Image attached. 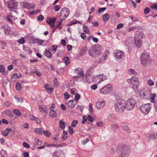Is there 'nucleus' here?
<instances>
[{
	"label": "nucleus",
	"instance_id": "1",
	"mask_svg": "<svg viewBox=\"0 0 157 157\" xmlns=\"http://www.w3.org/2000/svg\"><path fill=\"white\" fill-rule=\"evenodd\" d=\"M101 49L102 48L100 45L93 46L89 49L88 50L89 55L93 58L97 57L101 54Z\"/></svg>",
	"mask_w": 157,
	"mask_h": 157
},
{
	"label": "nucleus",
	"instance_id": "2",
	"mask_svg": "<svg viewBox=\"0 0 157 157\" xmlns=\"http://www.w3.org/2000/svg\"><path fill=\"white\" fill-rule=\"evenodd\" d=\"M115 108L116 112L122 113L125 109V101L121 100L118 101L115 104Z\"/></svg>",
	"mask_w": 157,
	"mask_h": 157
},
{
	"label": "nucleus",
	"instance_id": "3",
	"mask_svg": "<svg viewBox=\"0 0 157 157\" xmlns=\"http://www.w3.org/2000/svg\"><path fill=\"white\" fill-rule=\"evenodd\" d=\"M127 82L130 86H132V88L134 90L137 89L139 84L138 78L134 76H132L130 79H128Z\"/></svg>",
	"mask_w": 157,
	"mask_h": 157
},
{
	"label": "nucleus",
	"instance_id": "4",
	"mask_svg": "<svg viewBox=\"0 0 157 157\" xmlns=\"http://www.w3.org/2000/svg\"><path fill=\"white\" fill-rule=\"evenodd\" d=\"M70 13V11L69 9L66 8H63L61 11L59 17L63 20H64L68 17Z\"/></svg>",
	"mask_w": 157,
	"mask_h": 157
},
{
	"label": "nucleus",
	"instance_id": "5",
	"mask_svg": "<svg viewBox=\"0 0 157 157\" xmlns=\"http://www.w3.org/2000/svg\"><path fill=\"white\" fill-rule=\"evenodd\" d=\"M151 106L150 104H145L141 106L140 110L144 114L147 115L149 113L151 110Z\"/></svg>",
	"mask_w": 157,
	"mask_h": 157
},
{
	"label": "nucleus",
	"instance_id": "6",
	"mask_svg": "<svg viewBox=\"0 0 157 157\" xmlns=\"http://www.w3.org/2000/svg\"><path fill=\"white\" fill-rule=\"evenodd\" d=\"M141 61L143 66H147L149 62V56L148 53L143 54L141 57Z\"/></svg>",
	"mask_w": 157,
	"mask_h": 157
},
{
	"label": "nucleus",
	"instance_id": "7",
	"mask_svg": "<svg viewBox=\"0 0 157 157\" xmlns=\"http://www.w3.org/2000/svg\"><path fill=\"white\" fill-rule=\"evenodd\" d=\"M135 102L134 99L130 98L125 101V108L128 110L132 109L134 107Z\"/></svg>",
	"mask_w": 157,
	"mask_h": 157
},
{
	"label": "nucleus",
	"instance_id": "8",
	"mask_svg": "<svg viewBox=\"0 0 157 157\" xmlns=\"http://www.w3.org/2000/svg\"><path fill=\"white\" fill-rule=\"evenodd\" d=\"M121 154L118 157H129V149L128 147L125 146H123L121 148Z\"/></svg>",
	"mask_w": 157,
	"mask_h": 157
},
{
	"label": "nucleus",
	"instance_id": "9",
	"mask_svg": "<svg viewBox=\"0 0 157 157\" xmlns=\"http://www.w3.org/2000/svg\"><path fill=\"white\" fill-rule=\"evenodd\" d=\"M124 56V53L121 51L115 50L113 52V56L118 60H120L121 59L123 58Z\"/></svg>",
	"mask_w": 157,
	"mask_h": 157
},
{
	"label": "nucleus",
	"instance_id": "10",
	"mask_svg": "<svg viewBox=\"0 0 157 157\" xmlns=\"http://www.w3.org/2000/svg\"><path fill=\"white\" fill-rule=\"evenodd\" d=\"M112 90L110 85H107L101 88L100 92L101 94H106L111 92Z\"/></svg>",
	"mask_w": 157,
	"mask_h": 157
},
{
	"label": "nucleus",
	"instance_id": "11",
	"mask_svg": "<svg viewBox=\"0 0 157 157\" xmlns=\"http://www.w3.org/2000/svg\"><path fill=\"white\" fill-rule=\"evenodd\" d=\"M18 3L15 0L10 1L8 3V7L10 9H16Z\"/></svg>",
	"mask_w": 157,
	"mask_h": 157
},
{
	"label": "nucleus",
	"instance_id": "12",
	"mask_svg": "<svg viewBox=\"0 0 157 157\" xmlns=\"http://www.w3.org/2000/svg\"><path fill=\"white\" fill-rule=\"evenodd\" d=\"M105 105V102L103 99H101L98 100L96 105L97 108L100 109L103 108Z\"/></svg>",
	"mask_w": 157,
	"mask_h": 157
},
{
	"label": "nucleus",
	"instance_id": "13",
	"mask_svg": "<svg viewBox=\"0 0 157 157\" xmlns=\"http://www.w3.org/2000/svg\"><path fill=\"white\" fill-rule=\"evenodd\" d=\"M143 33L139 31L136 32L134 40H142Z\"/></svg>",
	"mask_w": 157,
	"mask_h": 157
},
{
	"label": "nucleus",
	"instance_id": "14",
	"mask_svg": "<svg viewBox=\"0 0 157 157\" xmlns=\"http://www.w3.org/2000/svg\"><path fill=\"white\" fill-rule=\"evenodd\" d=\"M75 72L78 74L80 75L82 77H84V75L83 74V70L80 68H78L75 70Z\"/></svg>",
	"mask_w": 157,
	"mask_h": 157
},
{
	"label": "nucleus",
	"instance_id": "15",
	"mask_svg": "<svg viewBox=\"0 0 157 157\" xmlns=\"http://www.w3.org/2000/svg\"><path fill=\"white\" fill-rule=\"evenodd\" d=\"M3 85L5 89H7V88H9L10 87V84L9 82V81L8 79L6 80H3Z\"/></svg>",
	"mask_w": 157,
	"mask_h": 157
},
{
	"label": "nucleus",
	"instance_id": "16",
	"mask_svg": "<svg viewBox=\"0 0 157 157\" xmlns=\"http://www.w3.org/2000/svg\"><path fill=\"white\" fill-rule=\"evenodd\" d=\"M34 142L33 143V146L34 147H36L37 146L40 145L41 144V142L37 139H34Z\"/></svg>",
	"mask_w": 157,
	"mask_h": 157
},
{
	"label": "nucleus",
	"instance_id": "17",
	"mask_svg": "<svg viewBox=\"0 0 157 157\" xmlns=\"http://www.w3.org/2000/svg\"><path fill=\"white\" fill-rule=\"evenodd\" d=\"M33 40L34 43H37L40 45L42 44L44 42L43 40L37 38L33 39Z\"/></svg>",
	"mask_w": 157,
	"mask_h": 157
},
{
	"label": "nucleus",
	"instance_id": "18",
	"mask_svg": "<svg viewBox=\"0 0 157 157\" xmlns=\"http://www.w3.org/2000/svg\"><path fill=\"white\" fill-rule=\"evenodd\" d=\"M4 31L6 34H10L11 31V28L8 26H6L4 27Z\"/></svg>",
	"mask_w": 157,
	"mask_h": 157
},
{
	"label": "nucleus",
	"instance_id": "19",
	"mask_svg": "<svg viewBox=\"0 0 157 157\" xmlns=\"http://www.w3.org/2000/svg\"><path fill=\"white\" fill-rule=\"evenodd\" d=\"M5 70V68L4 65H0V72H2L3 75H5L7 71H6Z\"/></svg>",
	"mask_w": 157,
	"mask_h": 157
},
{
	"label": "nucleus",
	"instance_id": "20",
	"mask_svg": "<svg viewBox=\"0 0 157 157\" xmlns=\"http://www.w3.org/2000/svg\"><path fill=\"white\" fill-rule=\"evenodd\" d=\"M109 54V52L108 51H106L103 54L102 57H103V60H106L108 58V55Z\"/></svg>",
	"mask_w": 157,
	"mask_h": 157
},
{
	"label": "nucleus",
	"instance_id": "21",
	"mask_svg": "<svg viewBox=\"0 0 157 157\" xmlns=\"http://www.w3.org/2000/svg\"><path fill=\"white\" fill-rule=\"evenodd\" d=\"M20 76L21 75L18 76L17 73H14L12 75L11 80L13 81H15L17 78H19Z\"/></svg>",
	"mask_w": 157,
	"mask_h": 157
},
{
	"label": "nucleus",
	"instance_id": "22",
	"mask_svg": "<svg viewBox=\"0 0 157 157\" xmlns=\"http://www.w3.org/2000/svg\"><path fill=\"white\" fill-rule=\"evenodd\" d=\"M135 43L137 47L139 48L141 46L142 44V40H134Z\"/></svg>",
	"mask_w": 157,
	"mask_h": 157
},
{
	"label": "nucleus",
	"instance_id": "23",
	"mask_svg": "<svg viewBox=\"0 0 157 157\" xmlns=\"http://www.w3.org/2000/svg\"><path fill=\"white\" fill-rule=\"evenodd\" d=\"M56 112L55 110H51L49 114V116L52 117H55L56 116Z\"/></svg>",
	"mask_w": 157,
	"mask_h": 157
},
{
	"label": "nucleus",
	"instance_id": "24",
	"mask_svg": "<svg viewBox=\"0 0 157 157\" xmlns=\"http://www.w3.org/2000/svg\"><path fill=\"white\" fill-rule=\"evenodd\" d=\"M74 101V100H71L68 103V105L69 107H71V108H74L75 106V104H73V102Z\"/></svg>",
	"mask_w": 157,
	"mask_h": 157
},
{
	"label": "nucleus",
	"instance_id": "25",
	"mask_svg": "<svg viewBox=\"0 0 157 157\" xmlns=\"http://www.w3.org/2000/svg\"><path fill=\"white\" fill-rule=\"evenodd\" d=\"M99 80L100 82H102L105 80L106 79V78L104 75H98Z\"/></svg>",
	"mask_w": 157,
	"mask_h": 157
},
{
	"label": "nucleus",
	"instance_id": "26",
	"mask_svg": "<svg viewBox=\"0 0 157 157\" xmlns=\"http://www.w3.org/2000/svg\"><path fill=\"white\" fill-rule=\"evenodd\" d=\"M93 70V67H90L88 70H87L86 71V75L90 76L92 73Z\"/></svg>",
	"mask_w": 157,
	"mask_h": 157
},
{
	"label": "nucleus",
	"instance_id": "27",
	"mask_svg": "<svg viewBox=\"0 0 157 157\" xmlns=\"http://www.w3.org/2000/svg\"><path fill=\"white\" fill-rule=\"evenodd\" d=\"M128 73L130 75H137V73L136 72V71L133 69H130L128 70Z\"/></svg>",
	"mask_w": 157,
	"mask_h": 157
},
{
	"label": "nucleus",
	"instance_id": "28",
	"mask_svg": "<svg viewBox=\"0 0 157 157\" xmlns=\"http://www.w3.org/2000/svg\"><path fill=\"white\" fill-rule=\"evenodd\" d=\"M11 131V129L10 128H7L3 132V135L4 136H7L8 133L10 132Z\"/></svg>",
	"mask_w": 157,
	"mask_h": 157
},
{
	"label": "nucleus",
	"instance_id": "29",
	"mask_svg": "<svg viewBox=\"0 0 157 157\" xmlns=\"http://www.w3.org/2000/svg\"><path fill=\"white\" fill-rule=\"evenodd\" d=\"M44 54L46 56L49 58H50L52 57V54L51 52L48 50H46Z\"/></svg>",
	"mask_w": 157,
	"mask_h": 157
},
{
	"label": "nucleus",
	"instance_id": "30",
	"mask_svg": "<svg viewBox=\"0 0 157 157\" xmlns=\"http://www.w3.org/2000/svg\"><path fill=\"white\" fill-rule=\"evenodd\" d=\"M92 79L93 81L94 82H97L98 83L100 82V80L99 79L98 75L93 77Z\"/></svg>",
	"mask_w": 157,
	"mask_h": 157
},
{
	"label": "nucleus",
	"instance_id": "31",
	"mask_svg": "<svg viewBox=\"0 0 157 157\" xmlns=\"http://www.w3.org/2000/svg\"><path fill=\"white\" fill-rule=\"evenodd\" d=\"M0 44H1V46H2L1 48L2 49H4L6 47V43L4 41H0Z\"/></svg>",
	"mask_w": 157,
	"mask_h": 157
},
{
	"label": "nucleus",
	"instance_id": "32",
	"mask_svg": "<svg viewBox=\"0 0 157 157\" xmlns=\"http://www.w3.org/2000/svg\"><path fill=\"white\" fill-rule=\"evenodd\" d=\"M13 111L14 113L16 115L20 116L21 115V112L18 109H14L13 110Z\"/></svg>",
	"mask_w": 157,
	"mask_h": 157
},
{
	"label": "nucleus",
	"instance_id": "33",
	"mask_svg": "<svg viewBox=\"0 0 157 157\" xmlns=\"http://www.w3.org/2000/svg\"><path fill=\"white\" fill-rule=\"evenodd\" d=\"M56 20V19L55 18H53L50 19L49 20L47 21V23L48 24H54Z\"/></svg>",
	"mask_w": 157,
	"mask_h": 157
},
{
	"label": "nucleus",
	"instance_id": "34",
	"mask_svg": "<svg viewBox=\"0 0 157 157\" xmlns=\"http://www.w3.org/2000/svg\"><path fill=\"white\" fill-rule=\"evenodd\" d=\"M87 51V47L86 46H83L81 49V53L82 54H84Z\"/></svg>",
	"mask_w": 157,
	"mask_h": 157
},
{
	"label": "nucleus",
	"instance_id": "35",
	"mask_svg": "<svg viewBox=\"0 0 157 157\" xmlns=\"http://www.w3.org/2000/svg\"><path fill=\"white\" fill-rule=\"evenodd\" d=\"M44 134L47 137H49L51 136V133L47 130L43 131Z\"/></svg>",
	"mask_w": 157,
	"mask_h": 157
},
{
	"label": "nucleus",
	"instance_id": "36",
	"mask_svg": "<svg viewBox=\"0 0 157 157\" xmlns=\"http://www.w3.org/2000/svg\"><path fill=\"white\" fill-rule=\"evenodd\" d=\"M0 154L2 157H7V155L6 151L2 150L1 151Z\"/></svg>",
	"mask_w": 157,
	"mask_h": 157
},
{
	"label": "nucleus",
	"instance_id": "37",
	"mask_svg": "<svg viewBox=\"0 0 157 157\" xmlns=\"http://www.w3.org/2000/svg\"><path fill=\"white\" fill-rule=\"evenodd\" d=\"M109 19V16L108 14L106 13L103 16V19L105 21H108Z\"/></svg>",
	"mask_w": 157,
	"mask_h": 157
},
{
	"label": "nucleus",
	"instance_id": "38",
	"mask_svg": "<svg viewBox=\"0 0 157 157\" xmlns=\"http://www.w3.org/2000/svg\"><path fill=\"white\" fill-rule=\"evenodd\" d=\"M63 135L62 136V139L63 140H65L67 138V132L65 130H63Z\"/></svg>",
	"mask_w": 157,
	"mask_h": 157
},
{
	"label": "nucleus",
	"instance_id": "39",
	"mask_svg": "<svg viewBox=\"0 0 157 157\" xmlns=\"http://www.w3.org/2000/svg\"><path fill=\"white\" fill-rule=\"evenodd\" d=\"M59 124L60 128L64 129L65 127V123L62 121L59 122Z\"/></svg>",
	"mask_w": 157,
	"mask_h": 157
},
{
	"label": "nucleus",
	"instance_id": "40",
	"mask_svg": "<svg viewBox=\"0 0 157 157\" xmlns=\"http://www.w3.org/2000/svg\"><path fill=\"white\" fill-rule=\"evenodd\" d=\"M35 132L38 135H41L42 134V130L41 128H36L35 130Z\"/></svg>",
	"mask_w": 157,
	"mask_h": 157
},
{
	"label": "nucleus",
	"instance_id": "41",
	"mask_svg": "<svg viewBox=\"0 0 157 157\" xmlns=\"http://www.w3.org/2000/svg\"><path fill=\"white\" fill-rule=\"evenodd\" d=\"M118 126L117 124H114L111 125V129L114 131L118 129Z\"/></svg>",
	"mask_w": 157,
	"mask_h": 157
},
{
	"label": "nucleus",
	"instance_id": "42",
	"mask_svg": "<svg viewBox=\"0 0 157 157\" xmlns=\"http://www.w3.org/2000/svg\"><path fill=\"white\" fill-rule=\"evenodd\" d=\"M60 21L59 22V24L57 25V27L58 29H60L62 28V26H61V24L62 23V21L63 20L62 19H59Z\"/></svg>",
	"mask_w": 157,
	"mask_h": 157
},
{
	"label": "nucleus",
	"instance_id": "43",
	"mask_svg": "<svg viewBox=\"0 0 157 157\" xmlns=\"http://www.w3.org/2000/svg\"><path fill=\"white\" fill-rule=\"evenodd\" d=\"M44 19V16L42 15H39L37 17V19L38 21H43Z\"/></svg>",
	"mask_w": 157,
	"mask_h": 157
},
{
	"label": "nucleus",
	"instance_id": "44",
	"mask_svg": "<svg viewBox=\"0 0 157 157\" xmlns=\"http://www.w3.org/2000/svg\"><path fill=\"white\" fill-rule=\"evenodd\" d=\"M68 132L70 134L72 135L74 133L73 128L71 126H69L68 127Z\"/></svg>",
	"mask_w": 157,
	"mask_h": 157
},
{
	"label": "nucleus",
	"instance_id": "45",
	"mask_svg": "<svg viewBox=\"0 0 157 157\" xmlns=\"http://www.w3.org/2000/svg\"><path fill=\"white\" fill-rule=\"evenodd\" d=\"M29 3L24 2L23 3V7L25 8L29 9Z\"/></svg>",
	"mask_w": 157,
	"mask_h": 157
},
{
	"label": "nucleus",
	"instance_id": "46",
	"mask_svg": "<svg viewBox=\"0 0 157 157\" xmlns=\"http://www.w3.org/2000/svg\"><path fill=\"white\" fill-rule=\"evenodd\" d=\"M44 88L47 90H49L50 92L52 91L53 89L52 88H49L47 84H45L44 86Z\"/></svg>",
	"mask_w": 157,
	"mask_h": 157
},
{
	"label": "nucleus",
	"instance_id": "47",
	"mask_svg": "<svg viewBox=\"0 0 157 157\" xmlns=\"http://www.w3.org/2000/svg\"><path fill=\"white\" fill-rule=\"evenodd\" d=\"M115 117L113 114H110L108 117V119L109 121H113Z\"/></svg>",
	"mask_w": 157,
	"mask_h": 157
},
{
	"label": "nucleus",
	"instance_id": "48",
	"mask_svg": "<svg viewBox=\"0 0 157 157\" xmlns=\"http://www.w3.org/2000/svg\"><path fill=\"white\" fill-rule=\"evenodd\" d=\"M78 123V121L77 120H74L72 122L71 125L72 126L75 127L76 126Z\"/></svg>",
	"mask_w": 157,
	"mask_h": 157
},
{
	"label": "nucleus",
	"instance_id": "49",
	"mask_svg": "<svg viewBox=\"0 0 157 157\" xmlns=\"http://www.w3.org/2000/svg\"><path fill=\"white\" fill-rule=\"evenodd\" d=\"M16 89L18 90H19L21 89V85L20 83H17L16 85Z\"/></svg>",
	"mask_w": 157,
	"mask_h": 157
},
{
	"label": "nucleus",
	"instance_id": "50",
	"mask_svg": "<svg viewBox=\"0 0 157 157\" xmlns=\"http://www.w3.org/2000/svg\"><path fill=\"white\" fill-rule=\"evenodd\" d=\"M65 63L66 64H68L70 62V60L69 58L67 57H66L64 59Z\"/></svg>",
	"mask_w": 157,
	"mask_h": 157
},
{
	"label": "nucleus",
	"instance_id": "51",
	"mask_svg": "<svg viewBox=\"0 0 157 157\" xmlns=\"http://www.w3.org/2000/svg\"><path fill=\"white\" fill-rule=\"evenodd\" d=\"M64 99H67L69 98L70 97L69 95L67 92H66L64 94Z\"/></svg>",
	"mask_w": 157,
	"mask_h": 157
},
{
	"label": "nucleus",
	"instance_id": "52",
	"mask_svg": "<svg viewBox=\"0 0 157 157\" xmlns=\"http://www.w3.org/2000/svg\"><path fill=\"white\" fill-rule=\"evenodd\" d=\"M3 105L6 107H9L11 105L10 103L8 101H6L3 104Z\"/></svg>",
	"mask_w": 157,
	"mask_h": 157
},
{
	"label": "nucleus",
	"instance_id": "53",
	"mask_svg": "<svg viewBox=\"0 0 157 157\" xmlns=\"http://www.w3.org/2000/svg\"><path fill=\"white\" fill-rule=\"evenodd\" d=\"M150 11V9L148 7L146 8L144 10V13L145 14H146L148 13Z\"/></svg>",
	"mask_w": 157,
	"mask_h": 157
},
{
	"label": "nucleus",
	"instance_id": "54",
	"mask_svg": "<svg viewBox=\"0 0 157 157\" xmlns=\"http://www.w3.org/2000/svg\"><path fill=\"white\" fill-rule=\"evenodd\" d=\"M86 118L87 120L90 122H93V118L90 115H89Z\"/></svg>",
	"mask_w": 157,
	"mask_h": 157
},
{
	"label": "nucleus",
	"instance_id": "55",
	"mask_svg": "<svg viewBox=\"0 0 157 157\" xmlns=\"http://www.w3.org/2000/svg\"><path fill=\"white\" fill-rule=\"evenodd\" d=\"M29 9L30 8H33L35 6V4L33 3H29Z\"/></svg>",
	"mask_w": 157,
	"mask_h": 157
},
{
	"label": "nucleus",
	"instance_id": "56",
	"mask_svg": "<svg viewBox=\"0 0 157 157\" xmlns=\"http://www.w3.org/2000/svg\"><path fill=\"white\" fill-rule=\"evenodd\" d=\"M80 95L78 94H76L75 96V100L78 101L80 98Z\"/></svg>",
	"mask_w": 157,
	"mask_h": 157
},
{
	"label": "nucleus",
	"instance_id": "57",
	"mask_svg": "<svg viewBox=\"0 0 157 157\" xmlns=\"http://www.w3.org/2000/svg\"><path fill=\"white\" fill-rule=\"evenodd\" d=\"M44 144H45V146L48 147H55L56 146V145L53 144H48L46 143H44Z\"/></svg>",
	"mask_w": 157,
	"mask_h": 157
},
{
	"label": "nucleus",
	"instance_id": "58",
	"mask_svg": "<svg viewBox=\"0 0 157 157\" xmlns=\"http://www.w3.org/2000/svg\"><path fill=\"white\" fill-rule=\"evenodd\" d=\"M83 29L84 30V32L86 33H88L89 32L88 29H87V26L84 25L83 27Z\"/></svg>",
	"mask_w": 157,
	"mask_h": 157
},
{
	"label": "nucleus",
	"instance_id": "59",
	"mask_svg": "<svg viewBox=\"0 0 157 157\" xmlns=\"http://www.w3.org/2000/svg\"><path fill=\"white\" fill-rule=\"evenodd\" d=\"M25 40L24 39L22 38L19 39L18 40V42L20 44H23L25 43Z\"/></svg>",
	"mask_w": 157,
	"mask_h": 157
},
{
	"label": "nucleus",
	"instance_id": "60",
	"mask_svg": "<svg viewBox=\"0 0 157 157\" xmlns=\"http://www.w3.org/2000/svg\"><path fill=\"white\" fill-rule=\"evenodd\" d=\"M23 146L24 147H25L27 148H28L30 147V146L29 145V144L25 142H23Z\"/></svg>",
	"mask_w": 157,
	"mask_h": 157
},
{
	"label": "nucleus",
	"instance_id": "61",
	"mask_svg": "<svg viewBox=\"0 0 157 157\" xmlns=\"http://www.w3.org/2000/svg\"><path fill=\"white\" fill-rule=\"evenodd\" d=\"M122 127L124 129V130L127 132L129 131V128L128 126L125 125H123V126H122Z\"/></svg>",
	"mask_w": 157,
	"mask_h": 157
},
{
	"label": "nucleus",
	"instance_id": "62",
	"mask_svg": "<svg viewBox=\"0 0 157 157\" xmlns=\"http://www.w3.org/2000/svg\"><path fill=\"white\" fill-rule=\"evenodd\" d=\"M53 84L55 86H57L59 85V84L57 82V79L56 78H55L53 81Z\"/></svg>",
	"mask_w": 157,
	"mask_h": 157
},
{
	"label": "nucleus",
	"instance_id": "63",
	"mask_svg": "<svg viewBox=\"0 0 157 157\" xmlns=\"http://www.w3.org/2000/svg\"><path fill=\"white\" fill-rule=\"evenodd\" d=\"M147 83L150 86H153L154 84L153 82L151 79L148 80Z\"/></svg>",
	"mask_w": 157,
	"mask_h": 157
},
{
	"label": "nucleus",
	"instance_id": "64",
	"mask_svg": "<svg viewBox=\"0 0 157 157\" xmlns=\"http://www.w3.org/2000/svg\"><path fill=\"white\" fill-rule=\"evenodd\" d=\"M151 7L152 9H157V4H155L152 5L151 6Z\"/></svg>",
	"mask_w": 157,
	"mask_h": 157
}]
</instances>
